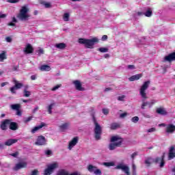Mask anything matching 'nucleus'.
<instances>
[{
  "label": "nucleus",
  "instance_id": "f257e3e1",
  "mask_svg": "<svg viewBox=\"0 0 175 175\" xmlns=\"http://www.w3.org/2000/svg\"><path fill=\"white\" fill-rule=\"evenodd\" d=\"M150 81L144 82L139 88V95L142 99V103L141 105L142 110H145L146 107L151 109V107H152V106H154V105L157 103L156 100L146 101V99H148V96L147 95V90H148V87H150Z\"/></svg>",
  "mask_w": 175,
  "mask_h": 175
},
{
  "label": "nucleus",
  "instance_id": "37998d69",
  "mask_svg": "<svg viewBox=\"0 0 175 175\" xmlns=\"http://www.w3.org/2000/svg\"><path fill=\"white\" fill-rule=\"evenodd\" d=\"M44 8H46L47 9H49L51 8V3H49V2L44 3Z\"/></svg>",
  "mask_w": 175,
  "mask_h": 175
},
{
  "label": "nucleus",
  "instance_id": "2f4dec72",
  "mask_svg": "<svg viewBox=\"0 0 175 175\" xmlns=\"http://www.w3.org/2000/svg\"><path fill=\"white\" fill-rule=\"evenodd\" d=\"M10 107L12 110L17 111V110L20 109L21 105H20V104H14V105H11Z\"/></svg>",
  "mask_w": 175,
  "mask_h": 175
},
{
  "label": "nucleus",
  "instance_id": "774afa93",
  "mask_svg": "<svg viewBox=\"0 0 175 175\" xmlns=\"http://www.w3.org/2000/svg\"><path fill=\"white\" fill-rule=\"evenodd\" d=\"M159 126H166V124H165V123H162L159 124Z\"/></svg>",
  "mask_w": 175,
  "mask_h": 175
},
{
  "label": "nucleus",
  "instance_id": "4d7b16f0",
  "mask_svg": "<svg viewBox=\"0 0 175 175\" xmlns=\"http://www.w3.org/2000/svg\"><path fill=\"white\" fill-rule=\"evenodd\" d=\"M101 40H103V42H105V40H107V35L103 36Z\"/></svg>",
  "mask_w": 175,
  "mask_h": 175
},
{
  "label": "nucleus",
  "instance_id": "4c0bfd02",
  "mask_svg": "<svg viewBox=\"0 0 175 175\" xmlns=\"http://www.w3.org/2000/svg\"><path fill=\"white\" fill-rule=\"evenodd\" d=\"M30 96H31V92L27 91V89H25V90H24V96H25L26 98H28Z\"/></svg>",
  "mask_w": 175,
  "mask_h": 175
},
{
  "label": "nucleus",
  "instance_id": "a211bd4d",
  "mask_svg": "<svg viewBox=\"0 0 175 175\" xmlns=\"http://www.w3.org/2000/svg\"><path fill=\"white\" fill-rule=\"evenodd\" d=\"M43 126H46V124L42 122L40 125L33 127L31 131V133H36V132H38V131L42 129V128H43Z\"/></svg>",
  "mask_w": 175,
  "mask_h": 175
},
{
  "label": "nucleus",
  "instance_id": "5fc2aeb1",
  "mask_svg": "<svg viewBox=\"0 0 175 175\" xmlns=\"http://www.w3.org/2000/svg\"><path fill=\"white\" fill-rule=\"evenodd\" d=\"M21 0H9L10 3H17V2H20Z\"/></svg>",
  "mask_w": 175,
  "mask_h": 175
},
{
  "label": "nucleus",
  "instance_id": "6e6552de",
  "mask_svg": "<svg viewBox=\"0 0 175 175\" xmlns=\"http://www.w3.org/2000/svg\"><path fill=\"white\" fill-rule=\"evenodd\" d=\"M79 143V137L72 138L68 143V149L71 151L73 148Z\"/></svg>",
  "mask_w": 175,
  "mask_h": 175
},
{
  "label": "nucleus",
  "instance_id": "8fccbe9b",
  "mask_svg": "<svg viewBox=\"0 0 175 175\" xmlns=\"http://www.w3.org/2000/svg\"><path fill=\"white\" fill-rule=\"evenodd\" d=\"M103 114H105V116L109 114V109H103Z\"/></svg>",
  "mask_w": 175,
  "mask_h": 175
},
{
  "label": "nucleus",
  "instance_id": "49530a36",
  "mask_svg": "<svg viewBox=\"0 0 175 175\" xmlns=\"http://www.w3.org/2000/svg\"><path fill=\"white\" fill-rule=\"evenodd\" d=\"M13 40V39L12 38V37H6L5 38V41L8 43H12V41Z\"/></svg>",
  "mask_w": 175,
  "mask_h": 175
},
{
  "label": "nucleus",
  "instance_id": "423d86ee",
  "mask_svg": "<svg viewBox=\"0 0 175 175\" xmlns=\"http://www.w3.org/2000/svg\"><path fill=\"white\" fill-rule=\"evenodd\" d=\"M59 164L57 162L53 163L51 164L48 165L47 168L44 171V175H50L55 170V169H58Z\"/></svg>",
  "mask_w": 175,
  "mask_h": 175
},
{
  "label": "nucleus",
  "instance_id": "aec40b11",
  "mask_svg": "<svg viewBox=\"0 0 175 175\" xmlns=\"http://www.w3.org/2000/svg\"><path fill=\"white\" fill-rule=\"evenodd\" d=\"M27 167V163L21 162L16 164L15 167H14V170H20V169H23Z\"/></svg>",
  "mask_w": 175,
  "mask_h": 175
},
{
  "label": "nucleus",
  "instance_id": "de8ad7c7",
  "mask_svg": "<svg viewBox=\"0 0 175 175\" xmlns=\"http://www.w3.org/2000/svg\"><path fill=\"white\" fill-rule=\"evenodd\" d=\"M151 162H152V159H147L146 161H145V163L146 165H150Z\"/></svg>",
  "mask_w": 175,
  "mask_h": 175
},
{
  "label": "nucleus",
  "instance_id": "a878e982",
  "mask_svg": "<svg viewBox=\"0 0 175 175\" xmlns=\"http://www.w3.org/2000/svg\"><path fill=\"white\" fill-rule=\"evenodd\" d=\"M146 17H151L152 16V8H148L146 9V11L144 13Z\"/></svg>",
  "mask_w": 175,
  "mask_h": 175
},
{
  "label": "nucleus",
  "instance_id": "4468645a",
  "mask_svg": "<svg viewBox=\"0 0 175 175\" xmlns=\"http://www.w3.org/2000/svg\"><path fill=\"white\" fill-rule=\"evenodd\" d=\"M57 106V103L54 100H52L47 106L46 110L49 114H51L53 113V109Z\"/></svg>",
  "mask_w": 175,
  "mask_h": 175
},
{
  "label": "nucleus",
  "instance_id": "0eeeda50",
  "mask_svg": "<svg viewBox=\"0 0 175 175\" xmlns=\"http://www.w3.org/2000/svg\"><path fill=\"white\" fill-rule=\"evenodd\" d=\"M72 84L74 85L75 88L77 91H85V88L83 87V83H81L80 81L79 80L73 81Z\"/></svg>",
  "mask_w": 175,
  "mask_h": 175
},
{
  "label": "nucleus",
  "instance_id": "09e8293b",
  "mask_svg": "<svg viewBox=\"0 0 175 175\" xmlns=\"http://www.w3.org/2000/svg\"><path fill=\"white\" fill-rule=\"evenodd\" d=\"M45 154L48 157H50V155H51V154H53V152L51 150H48L45 151Z\"/></svg>",
  "mask_w": 175,
  "mask_h": 175
},
{
  "label": "nucleus",
  "instance_id": "c85d7f7f",
  "mask_svg": "<svg viewBox=\"0 0 175 175\" xmlns=\"http://www.w3.org/2000/svg\"><path fill=\"white\" fill-rule=\"evenodd\" d=\"M14 143H17V139H10L5 142V145L12 146V144H14Z\"/></svg>",
  "mask_w": 175,
  "mask_h": 175
},
{
  "label": "nucleus",
  "instance_id": "680f3d73",
  "mask_svg": "<svg viewBox=\"0 0 175 175\" xmlns=\"http://www.w3.org/2000/svg\"><path fill=\"white\" fill-rule=\"evenodd\" d=\"M16 116H21V111L20 109L16 110Z\"/></svg>",
  "mask_w": 175,
  "mask_h": 175
},
{
  "label": "nucleus",
  "instance_id": "ea45409f",
  "mask_svg": "<svg viewBox=\"0 0 175 175\" xmlns=\"http://www.w3.org/2000/svg\"><path fill=\"white\" fill-rule=\"evenodd\" d=\"M127 116H129V113L128 112H124L120 114V118H125Z\"/></svg>",
  "mask_w": 175,
  "mask_h": 175
},
{
  "label": "nucleus",
  "instance_id": "4be33fe9",
  "mask_svg": "<svg viewBox=\"0 0 175 175\" xmlns=\"http://www.w3.org/2000/svg\"><path fill=\"white\" fill-rule=\"evenodd\" d=\"M165 158V156H163L161 158H157L155 159V162L157 163H160L159 166L160 167H163L165 165V161H163V159Z\"/></svg>",
  "mask_w": 175,
  "mask_h": 175
},
{
  "label": "nucleus",
  "instance_id": "603ef678",
  "mask_svg": "<svg viewBox=\"0 0 175 175\" xmlns=\"http://www.w3.org/2000/svg\"><path fill=\"white\" fill-rule=\"evenodd\" d=\"M125 99V96H120L118 97V100H124Z\"/></svg>",
  "mask_w": 175,
  "mask_h": 175
},
{
  "label": "nucleus",
  "instance_id": "f8f14e48",
  "mask_svg": "<svg viewBox=\"0 0 175 175\" xmlns=\"http://www.w3.org/2000/svg\"><path fill=\"white\" fill-rule=\"evenodd\" d=\"M173 61H175V52H173L167 55H165L163 58L164 62H173Z\"/></svg>",
  "mask_w": 175,
  "mask_h": 175
},
{
  "label": "nucleus",
  "instance_id": "a19ab883",
  "mask_svg": "<svg viewBox=\"0 0 175 175\" xmlns=\"http://www.w3.org/2000/svg\"><path fill=\"white\" fill-rule=\"evenodd\" d=\"M95 175H102V170L99 169H96V171L94 172Z\"/></svg>",
  "mask_w": 175,
  "mask_h": 175
},
{
  "label": "nucleus",
  "instance_id": "e433bc0d",
  "mask_svg": "<svg viewBox=\"0 0 175 175\" xmlns=\"http://www.w3.org/2000/svg\"><path fill=\"white\" fill-rule=\"evenodd\" d=\"M61 87H62V84L56 85L51 88V91H57V90H59Z\"/></svg>",
  "mask_w": 175,
  "mask_h": 175
},
{
  "label": "nucleus",
  "instance_id": "13d9d810",
  "mask_svg": "<svg viewBox=\"0 0 175 175\" xmlns=\"http://www.w3.org/2000/svg\"><path fill=\"white\" fill-rule=\"evenodd\" d=\"M137 156V152H134L131 154V159H135V157Z\"/></svg>",
  "mask_w": 175,
  "mask_h": 175
},
{
  "label": "nucleus",
  "instance_id": "39448f33",
  "mask_svg": "<svg viewBox=\"0 0 175 175\" xmlns=\"http://www.w3.org/2000/svg\"><path fill=\"white\" fill-rule=\"evenodd\" d=\"M93 121L94 123V137L96 140H100V136L102 135V127L99 125L98 123L96 122V119H95V116L92 117Z\"/></svg>",
  "mask_w": 175,
  "mask_h": 175
},
{
  "label": "nucleus",
  "instance_id": "dca6fc26",
  "mask_svg": "<svg viewBox=\"0 0 175 175\" xmlns=\"http://www.w3.org/2000/svg\"><path fill=\"white\" fill-rule=\"evenodd\" d=\"M33 51V48L32 47V45L31 44H27L23 49V53L25 54H31Z\"/></svg>",
  "mask_w": 175,
  "mask_h": 175
},
{
  "label": "nucleus",
  "instance_id": "412c9836",
  "mask_svg": "<svg viewBox=\"0 0 175 175\" xmlns=\"http://www.w3.org/2000/svg\"><path fill=\"white\" fill-rule=\"evenodd\" d=\"M39 69L41 72H50L51 70V67L49 65H42L39 67Z\"/></svg>",
  "mask_w": 175,
  "mask_h": 175
},
{
  "label": "nucleus",
  "instance_id": "5701e85b",
  "mask_svg": "<svg viewBox=\"0 0 175 175\" xmlns=\"http://www.w3.org/2000/svg\"><path fill=\"white\" fill-rule=\"evenodd\" d=\"M9 124H10V120H5L4 122L1 123V128L3 131H5L6 128L9 126Z\"/></svg>",
  "mask_w": 175,
  "mask_h": 175
},
{
  "label": "nucleus",
  "instance_id": "20e7f679",
  "mask_svg": "<svg viewBox=\"0 0 175 175\" xmlns=\"http://www.w3.org/2000/svg\"><path fill=\"white\" fill-rule=\"evenodd\" d=\"M111 143L109 145V150L110 151H113V150H116L117 147H120L121 144L122 143V138L118 136H113L111 138Z\"/></svg>",
  "mask_w": 175,
  "mask_h": 175
},
{
  "label": "nucleus",
  "instance_id": "c9c22d12",
  "mask_svg": "<svg viewBox=\"0 0 175 175\" xmlns=\"http://www.w3.org/2000/svg\"><path fill=\"white\" fill-rule=\"evenodd\" d=\"M98 51H100V53H107L109 51V49L106 47H101L98 49Z\"/></svg>",
  "mask_w": 175,
  "mask_h": 175
},
{
  "label": "nucleus",
  "instance_id": "e2e57ef3",
  "mask_svg": "<svg viewBox=\"0 0 175 175\" xmlns=\"http://www.w3.org/2000/svg\"><path fill=\"white\" fill-rule=\"evenodd\" d=\"M38 110H39V107H36L33 109V113H35V112L37 111Z\"/></svg>",
  "mask_w": 175,
  "mask_h": 175
},
{
  "label": "nucleus",
  "instance_id": "6e6d98bb",
  "mask_svg": "<svg viewBox=\"0 0 175 175\" xmlns=\"http://www.w3.org/2000/svg\"><path fill=\"white\" fill-rule=\"evenodd\" d=\"M7 16L8 15L6 14H1L0 13V18H6Z\"/></svg>",
  "mask_w": 175,
  "mask_h": 175
},
{
  "label": "nucleus",
  "instance_id": "6ab92c4d",
  "mask_svg": "<svg viewBox=\"0 0 175 175\" xmlns=\"http://www.w3.org/2000/svg\"><path fill=\"white\" fill-rule=\"evenodd\" d=\"M142 77H143V74H137L129 77V81H136V80H140Z\"/></svg>",
  "mask_w": 175,
  "mask_h": 175
},
{
  "label": "nucleus",
  "instance_id": "9d476101",
  "mask_svg": "<svg viewBox=\"0 0 175 175\" xmlns=\"http://www.w3.org/2000/svg\"><path fill=\"white\" fill-rule=\"evenodd\" d=\"M46 137L42 135H40L37 137V139L35 142L36 146H45L46 144Z\"/></svg>",
  "mask_w": 175,
  "mask_h": 175
},
{
  "label": "nucleus",
  "instance_id": "58836bf2",
  "mask_svg": "<svg viewBox=\"0 0 175 175\" xmlns=\"http://www.w3.org/2000/svg\"><path fill=\"white\" fill-rule=\"evenodd\" d=\"M131 121L134 123V124H137V122H139V118L137 116H135L133 118H131Z\"/></svg>",
  "mask_w": 175,
  "mask_h": 175
},
{
  "label": "nucleus",
  "instance_id": "f704fd0d",
  "mask_svg": "<svg viewBox=\"0 0 175 175\" xmlns=\"http://www.w3.org/2000/svg\"><path fill=\"white\" fill-rule=\"evenodd\" d=\"M36 53L38 54V55H42V54H44V51L42 48H38L36 50Z\"/></svg>",
  "mask_w": 175,
  "mask_h": 175
},
{
  "label": "nucleus",
  "instance_id": "c756f323",
  "mask_svg": "<svg viewBox=\"0 0 175 175\" xmlns=\"http://www.w3.org/2000/svg\"><path fill=\"white\" fill-rule=\"evenodd\" d=\"M55 47H56V49H59V50H62L66 47V44L65 43H59L56 44Z\"/></svg>",
  "mask_w": 175,
  "mask_h": 175
},
{
  "label": "nucleus",
  "instance_id": "473e14b6",
  "mask_svg": "<svg viewBox=\"0 0 175 175\" xmlns=\"http://www.w3.org/2000/svg\"><path fill=\"white\" fill-rule=\"evenodd\" d=\"M104 166H106L107 167H110V166H114L115 163L113 161L111 162H105L103 163Z\"/></svg>",
  "mask_w": 175,
  "mask_h": 175
},
{
  "label": "nucleus",
  "instance_id": "c03bdc74",
  "mask_svg": "<svg viewBox=\"0 0 175 175\" xmlns=\"http://www.w3.org/2000/svg\"><path fill=\"white\" fill-rule=\"evenodd\" d=\"M31 120H32V116H29L24 119V122L25 123L29 122V121H31Z\"/></svg>",
  "mask_w": 175,
  "mask_h": 175
},
{
  "label": "nucleus",
  "instance_id": "bf43d9fd",
  "mask_svg": "<svg viewBox=\"0 0 175 175\" xmlns=\"http://www.w3.org/2000/svg\"><path fill=\"white\" fill-rule=\"evenodd\" d=\"M8 25H10V27H16V24L14 23V22H10V23H8Z\"/></svg>",
  "mask_w": 175,
  "mask_h": 175
},
{
  "label": "nucleus",
  "instance_id": "ddd939ff",
  "mask_svg": "<svg viewBox=\"0 0 175 175\" xmlns=\"http://www.w3.org/2000/svg\"><path fill=\"white\" fill-rule=\"evenodd\" d=\"M116 169H120L121 170H122V172H124L126 174L129 175V167H128L125 164H123V163L118 164L116 166Z\"/></svg>",
  "mask_w": 175,
  "mask_h": 175
},
{
  "label": "nucleus",
  "instance_id": "052dcab7",
  "mask_svg": "<svg viewBox=\"0 0 175 175\" xmlns=\"http://www.w3.org/2000/svg\"><path fill=\"white\" fill-rule=\"evenodd\" d=\"M38 171L37 170H35L32 172L31 175H38Z\"/></svg>",
  "mask_w": 175,
  "mask_h": 175
},
{
  "label": "nucleus",
  "instance_id": "f3484780",
  "mask_svg": "<svg viewBox=\"0 0 175 175\" xmlns=\"http://www.w3.org/2000/svg\"><path fill=\"white\" fill-rule=\"evenodd\" d=\"M174 131L175 126L174 124H170L166 126L165 132H167V133H173Z\"/></svg>",
  "mask_w": 175,
  "mask_h": 175
},
{
  "label": "nucleus",
  "instance_id": "bb28decb",
  "mask_svg": "<svg viewBox=\"0 0 175 175\" xmlns=\"http://www.w3.org/2000/svg\"><path fill=\"white\" fill-rule=\"evenodd\" d=\"M8 57L6 56V51H2L0 53V62H3L4 59H6Z\"/></svg>",
  "mask_w": 175,
  "mask_h": 175
},
{
  "label": "nucleus",
  "instance_id": "0e129e2a",
  "mask_svg": "<svg viewBox=\"0 0 175 175\" xmlns=\"http://www.w3.org/2000/svg\"><path fill=\"white\" fill-rule=\"evenodd\" d=\"M31 80H36V75H31Z\"/></svg>",
  "mask_w": 175,
  "mask_h": 175
},
{
  "label": "nucleus",
  "instance_id": "7c9ffc66",
  "mask_svg": "<svg viewBox=\"0 0 175 175\" xmlns=\"http://www.w3.org/2000/svg\"><path fill=\"white\" fill-rule=\"evenodd\" d=\"M69 18H70V14L66 12L63 15L64 21H69Z\"/></svg>",
  "mask_w": 175,
  "mask_h": 175
},
{
  "label": "nucleus",
  "instance_id": "a18cd8bd",
  "mask_svg": "<svg viewBox=\"0 0 175 175\" xmlns=\"http://www.w3.org/2000/svg\"><path fill=\"white\" fill-rule=\"evenodd\" d=\"M155 131H157V130L155 129V128H151V129H148V130H147V132H148V133H152L155 132Z\"/></svg>",
  "mask_w": 175,
  "mask_h": 175
},
{
  "label": "nucleus",
  "instance_id": "b1692460",
  "mask_svg": "<svg viewBox=\"0 0 175 175\" xmlns=\"http://www.w3.org/2000/svg\"><path fill=\"white\" fill-rule=\"evenodd\" d=\"M57 175H80L79 173L74 172L72 174H69L67 171L65 170H60L59 171Z\"/></svg>",
  "mask_w": 175,
  "mask_h": 175
},
{
  "label": "nucleus",
  "instance_id": "338daca9",
  "mask_svg": "<svg viewBox=\"0 0 175 175\" xmlns=\"http://www.w3.org/2000/svg\"><path fill=\"white\" fill-rule=\"evenodd\" d=\"M12 23H17V19L15 18V17H13L12 18Z\"/></svg>",
  "mask_w": 175,
  "mask_h": 175
},
{
  "label": "nucleus",
  "instance_id": "9b49d317",
  "mask_svg": "<svg viewBox=\"0 0 175 175\" xmlns=\"http://www.w3.org/2000/svg\"><path fill=\"white\" fill-rule=\"evenodd\" d=\"M14 86H13L12 88H10V91L12 94H16V90H20V88H21V87H23V83L14 80Z\"/></svg>",
  "mask_w": 175,
  "mask_h": 175
},
{
  "label": "nucleus",
  "instance_id": "f03ea898",
  "mask_svg": "<svg viewBox=\"0 0 175 175\" xmlns=\"http://www.w3.org/2000/svg\"><path fill=\"white\" fill-rule=\"evenodd\" d=\"M78 43L79 44H84L86 49H94L96 43H99V38L98 37H94L91 39L79 38Z\"/></svg>",
  "mask_w": 175,
  "mask_h": 175
},
{
  "label": "nucleus",
  "instance_id": "864d4df0",
  "mask_svg": "<svg viewBox=\"0 0 175 175\" xmlns=\"http://www.w3.org/2000/svg\"><path fill=\"white\" fill-rule=\"evenodd\" d=\"M136 174V165L135 164H133V174Z\"/></svg>",
  "mask_w": 175,
  "mask_h": 175
},
{
  "label": "nucleus",
  "instance_id": "cd10ccee",
  "mask_svg": "<svg viewBox=\"0 0 175 175\" xmlns=\"http://www.w3.org/2000/svg\"><path fill=\"white\" fill-rule=\"evenodd\" d=\"M98 167L95 165H89L88 166V172H90V173H95V171L96 170Z\"/></svg>",
  "mask_w": 175,
  "mask_h": 175
},
{
  "label": "nucleus",
  "instance_id": "1a4fd4ad",
  "mask_svg": "<svg viewBox=\"0 0 175 175\" xmlns=\"http://www.w3.org/2000/svg\"><path fill=\"white\" fill-rule=\"evenodd\" d=\"M70 128V122H66L59 126L60 132H66Z\"/></svg>",
  "mask_w": 175,
  "mask_h": 175
},
{
  "label": "nucleus",
  "instance_id": "2eb2a0df",
  "mask_svg": "<svg viewBox=\"0 0 175 175\" xmlns=\"http://www.w3.org/2000/svg\"><path fill=\"white\" fill-rule=\"evenodd\" d=\"M156 113H157V114H159L160 116H167L169 114L167 110H166V108L164 107L157 108L156 109Z\"/></svg>",
  "mask_w": 175,
  "mask_h": 175
},
{
  "label": "nucleus",
  "instance_id": "3c124183",
  "mask_svg": "<svg viewBox=\"0 0 175 175\" xmlns=\"http://www.w3.org/2000/svg\"><path fill=\"white\" fill-rule=\"evenodd\" d=\"M10 155H11V157H14V158H17V157H18V152H16L14 153H12Z\"/></svg>",
  "mask_w": 175,
  "mask_h": 175
},
{
  "label": "nucleus",
  "instance_id": "393cba45",
  "mask_svg": "<svg viewBox=\"0 0 175 175\" xmlns=\"http://www.w3.org/2000/svg\"><path fill=\"white\" fill-rule=\"evenodd\" d=\"M8 126L10 127V129H12V131H16L17 129V123L10 120Z\"/></svg>",
  "mask_w": 175,
  "mask_h": 175
},
{
  "label": "nucleus",
  "instance_id": "72a5a7b5",
  "mask_svg": "<svg viewBox=\"0 0 175 175\" xmlns=\"http://www.w3.org/2000/svg\"><path fill=\"white\" fill-rule=\"evenodd\" d=\"M120 128V124L118 123H112L111 124V129H118Z\"/></svg>",
  "mask_w": 175,
  "mask_h": 175
},
{
  "label": "nucleus",
  "instance_id": "79ce46f5",
  "mask_svg": "<svg viewBox=\"0 0 175 175\" xmlns=\"http://www.w3.org/2000/svg\"><path fill=\"white\" fill-rule=\"evenodd\" d=\"M127 69H129V70H133L136 69V67L135 66V65H129L127 66Z\"/></svg>",
  "mask_w": 175,
  "mask_h": 175
},
{
  "label": "nucleus",
  "instance_id": "7ed1b4c3",
  "mask_svg": "<svg viewBox=\"0 0 175 175\" xmlns=\"http://www.w3.org/2000/svg\"><path fill=\"white\" fill-rule=\"evenodd\" d=\"M29 8L27 5L22 6L19 13L17 15V18L21 20V21H27L31 17L29 14Z\"/></svg>",
  "mask_w": 175,
  "mask_h": 175
},
{
  "label": "nucleus",
  "instance_id": "69168bd1",
  "mask_svg": "<svg viewBox=\"0 0 175 175\" xmlns=\"http://www.w3.org/2000/svg\"><path fill=\"white\" fill-rule=\"evenodd\" d=\"M144 117H145V118H151V116H150L148 114L144 115Z\"/></svg>",
  "mask_w": 175,
  "mask_h": 175
}]
</instances>
